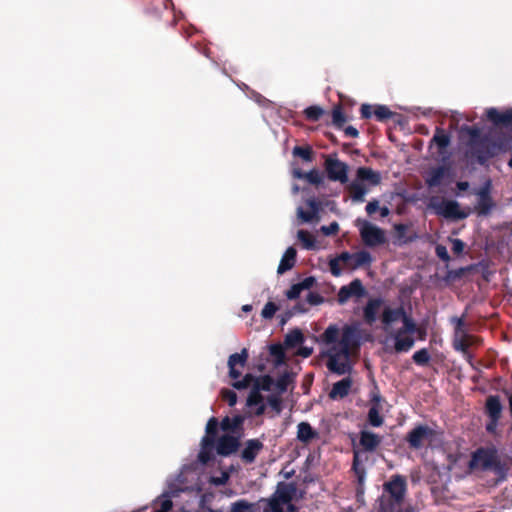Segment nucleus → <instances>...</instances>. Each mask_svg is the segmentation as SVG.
<instances>
[{
	"mask_svg": "<svg viewBox=\"0 0 512 512\" xmlns=\"http://www.w3.org/2000/svg\"><path fill=\"white\" fill-rule=\"evenodd\" d=\"M360 347V333L357 327L346 325L342 329L339 342L326 353L327 369L337 375L349 374L352 371L350 355Z\"/></svg>",
	"mask_w": 512,
	"mask_h": 512,
	"instance_id": "nucleus-1",
	"label": "nucleus"
},
{
	"mask_svg": "<svg viewBox=\"0 0 512 512\" xmlns=\"http://www.w3.org/2000/svg\"><path fill=\"white\" fill-rule=\"evenodd\" d=\"M249 358V353L246 348H243L240 353L231 354L228 358L229 377L233 379V388L242 390L254 386L260 391H270L274 385V379L270 375H263L256 377L247 373L241 380L242 369L246 366Z\"/></svg>",
	"mask_w": 512,
	"mask_h": 512,
	"instance_id": "nucleus-2",
	"label": "nucleus"
},
{
	"mask_svg": "<svg viewBox=\"0 0 512 512\" xmlns=\"http://www.w3.org/2000/svg\"><path fill=\"white\" fill-rule=\"evenodd\" d=\"M466 132L470 136L469 151L471 157L475 158L477 163L485 165L489 159L506 151L503 142H496L487 136H482L481 131L477 127H466Z\"/></svg>",
	"mask_w": 512,
	"mask_h": 512,
	"instance_id": "nucleus-3",
	"label": "nucleus"
},
{
	"mask_svg": "<svg viewBox=\"0 0 512 512\" xmlns=\"http://www.w3.org/2000/svg\"><path fill=\"white\" fill-rule=\"evenodd\" d=\"M407 493V481L403 475H392L383 484V495L380 498V512H401V505Z\"/></svg>",
	"mask_w": 512,
	"mask_h": 512,
	"instance_id": "nucleus-4",
	"label": "nucleus"
},
{
	"mask_svg": "<svg viewBox=\"0 0 512 512\" xmlns=\"http://www.w3.org/2000/svg\"><path fill=\"white\" fill-rule=\"evenodd\" d=\"M364 182L371 186H377L381 183V175L370 167H359L356 171V179L347 186V191L353 202H364L365 195L369 191Z\"/></svg>",
	"mask_w": 512,
	"mask_h": 512,
	"instance_id": "nucleus-5",
	"label": "nucleus"
},
{
	"mask_svg": "<svg viewBox=\"0 0 512 512\" xmlns=\"http://www.w3.org/2000/svg\"><path fill=\"white\" fill-rule=\"evenodd\" d=\"M429 207L436 215L450 220H462L468 217V214L460 209V204L455 200L439 199L432 197Z\"/></svg>",
	"mask_w": 512,
	"mask_h": 512,
	"instance_id": "nucleus-6",
	"label": "nucleus"
},
{
	"mask_svg": "<svg viewBox=\"0 0 512 512\" xmlns=\"http://www.w3.org/2000/svg\"><path fill=\"white\" fill-rule=\"evenodd\" d=\"M436 439V431L428 425L419 424L410 430L405 440L412 450H420L426 445H430Z\"/></svg>",
	"mask_w": 512,
	"mask_h": 512,
	"instance_id": "nucleus-7",
	"label": "nucleus"
},
{
	"mask_svg": "<svg viewBox=\"0 0 512 512\" xmlns=\"http://www.w3.org/2000/svg\"><path fill=\"white\" fill-rule=\"evenodd\" d=\"M360 236L365 245L369 247L384 244L386 241L384 231L367 220H357Z\"/></svg>",
	"mask_w": 512,
	"mask_h": 512,
	"instance_id": "nucleus-8",
	"label": "nucleus"
},
{
	"mask_svg": "<svg viewBox=\"0 0 512 512\" xmlns=\"http://www.w3.org/2000/svg\"><path fill=\"white\" fill-rule=\"evenodd\" d=\"M498 457L499 454L495 447H480L473 452L469 467L471 469L479 468L482 471H488Z\"/></svg>",
	"mask_w": 512,
	"mask_h": 512,
	"instance_id": "nucleus-9",
	"label": "nucleus"
},
{
	"mask_svg": "<svg viewBox=\"0 0 512 512\" xmlns=\"http://www.w3.org/2000/svg\"><path fill=\"white\" fill-rule=\"evenodd\" d=\"M475 194L478 197L477 204L475 205L476 213L479 216L489 215L495 207V203L491 197V181H486V183L477 190Z\"/></svg>",
	"mask_w": 512,
	"mask_h": 512,
	"instance_id": "nucleus-10",
	"label": "nucleus"
},
{
	"mask_svg": "<svg viewBox=\"0 0 512 512\" xmlns=\"http://www.w3.org/2000/svg\"><path fill=\"white\" fill-rule=\"evenodd\" d=\"M325 169L330 180L339 181L343 184L348 181V166L344 162L338 159L327 158Z\"/></svg>",
	"mask_w": 512,
	"mask_h": 512,
	"instance_id": "nucleus-11",
	"label": "nucleus"
},
{
	"mask_svg": "<svg viewBox=\"0 0 512 512\" xmlns=\"http://www.w3.org/2000/svg\"><path fill=\"white\" fill-rule=\"evenodd\" d=\"M366 290L362 281L358 278L352 280L348 285H344L339 289L337 300L340 304H345L351 297H363Z\"/></svg>",
	"mask_w": 512,
	"mask_h": 512,
	"instance_id": "nucleus-12",
	"label": "nucleus"
},
{
	"mask_svg": "<svg viewBox=\"0 0 512 512\" xmlns=\"http://www.w3.org/2000/svg\"><path fill=\"white\" fill-rule=\"evenodd\" d=\"M372 105L362 104L360 107V115L362 119H369L372 115L380 121L384 122L391 119L394 113L385 105H375L374 110Z\"/></svg>",
	"mask_w": 512,
	"mask_h": 512,
	"instance_id": "nucleus-13",
	"label": "nucleus"
},
{
	"mask_svg": "<svg viewBox=\"0 0 512 512\" xmlns=\"http://www.w3.org/2000/svg\"><path fill=\"white\" fill-rule=\"evenodd\" d=\"M382 443V437L374 432L368 430H362L359 433V446L361 449H356L357 451H361V455L365 452H375L377 448Z\"/></svg>",
	"mask_w": 512,
	"mask_h": 512,
	"instance_id": "nucleus-14",
	"label": "nucleus"
},
{
	"mask_svg": "<svg viewBox=\"0 0 512 512\" xmlns=\"http://www.w3.org/2000/svg\"><path fill=\"white\" fill-rule=\"evenodd\" d=\"M479 338L471 334H463L461 337L453 338V348L461 352L469 363H472V355L469 352V347L479 343Z\"/></svg>",
	"mask_w": 512,
	"mask_h": 512,
	"instance_id": "nucleus-15",
	"label": "nucleus"
},
{
	"mask_svg": "<svg viewBox=\"0 0 512 512\" xmlns=\"http://www.w3.org/2000/svg\"><path fill=\"white\" fill-rule=\"evenodd\" d=\"M240 446L239 439L232 435H223L216 439L215 448L219 455L229 456L235 453Z\"/></svg>",
	"mask_w": 512,
	"mask_h": 512,
	"instance_id": "nucleus-16",
	"label": "nucleus"
},
{
	"mask_svg": "<svg viewBox=\"0 0 512 512\" xmlns=\"http://www.w3.org/2000/svg\"><path fill=\"white\" fill-rule=\"evenodd\" d=\"M450 168L445 165L431 168L425 177V183L428 188L440 186L445 178L450 177Z\"/></svg>",
	"mask_w": 512,
	"mask_h": 512,
	"instance_id": "nucleus-17",
	"label": "nucleus"
},
{
	"mask_svg": "<svg viewBox=\"0 0 512 512\" xmlns=\"http://www.w3.org/2000/svg\"><path fill=\"white\" fill-rule=\"evenodd\" d=\"M361 451H357L356 448L353 449V462H352V471L354 472L357 478V496L364 493V481L366 477V470L361 464Z\"/></svg>",
	"mask_w": 512,
	"mask_h": 512,
	"instance_id": "nucleus-18",
	"label": "nucleus"
},
{
	"mask_svg": "<svg viewBox=\"0 0 512 512\" xmlns=\"http://www.w3.org/2000/svg\"><path fill=\"white\" fill-rule=\"evenodd\" d=\"M486 116L495 126H502L512 130V108L499 112L496 108H489L486 111Z\"/></svg>",
	"mask_w": 512,
	"mask_h": 512,
	"instance_id": "nucleus-19",
	"label": "nucleus"
},
{
	"mask_svg": "<svg viewBox=\"0 0 512 512\" xmlns=\"http://www.w3.org/2000/svg\"><path fill=\"white\" fill-rule=\"evenodd\" d=\"M264 445L259 439H249L241 452V460L245 464H252L258 454L262 451Z\"/></svg>",
	"mask_w": 512,
	"mask_h": 512,
	"instance_id": "nucleus-20",
	"label": "nucleus"
},
{
	"mask_svg": "<svg viewBox=\"0 0 512 512\" xmlns=\"http://www.w3.org/2000/svg\"><path fill=\"white\" fill-rule=\"evenodd\" d=\"M353 385L351 377H346L333 384L328 396L332 400L343 399L350 393Z\"/></svg>",
	"mask_w": 512,
	"mask_h": 512,
	"instance_id": "nucleus-21",
	"label": "nucleus"
},
{
	"mask_svg": "<svg viewBox=\"0 0 512 512\" xmlns=\"http://www.w3.org/2000/svg\"><path fill=\"white\" fill-rule=\"evenodd\" d=\"M297 492V485L294 482L286 483L279 482L277 484V489L274 494V498L278 499V501L282 503H289L294 498Z\"/></svg>",
	"mask_w": 512,
	"mask_h": 512,
	"instance_id": "nucleus-22",
	"label": "nucleus"
},
{
	"mask_svg": "<svg viewBox=\"0 0 512 512\" xmlns=\"http://www.w3.org/2000/svg\"><path fill=\"white\" fill-rule=\"evenodd\" d=\"M384 301L382 298H371L363 308V319L366 324L373 325L377 320V313Z\"/></svg>",
	"mask_w": 512,
	"mask_h": 512,
	"instance_id": "nucleus-23",
	"label": "nucleus"
},
{
	"mask_svg": "<svg viewBox=\"0 0 512 512\" xmlns=\"http://www.w3.org/2000/svg\"><path fill=\"white\" fill-rule=\"evenodd\" d=\"M391 337L394 339V350L396 353L408 352L415 343L411 334H400V331H394Z\"/></svg>",
	"mask_w": 512,
	"mask_h": 512,
	"instance_id": "nucleus-24",
	"label": "nucleus"
},
{
	"mask_svg": "<svg viewBox=\"0 0 512 512\" xmlns=\"http://www.w3.org/2000/svg\"><path fill=\"white\" fill-rule=\"evenodd\" d=\"M503 406L498 395H490L486 398L485 414L488 418L500 419L502 416Z\"/></svg>",
	"mask_w": 512,
	"mask_h": 512,
	"instance_id": "nucleus-25",
	"label": "nucleus"
},
{
	"mask_svg": "<svg viewBox=\"0 0 512 512\" xmlns=\"http://www.w3.org/2000/svg\"><path fill=\"white\" fill-rule=\"evenodd\" d=\"M405 311L406 310L403 306H399L397 308L385 307L381 315V321L385 326V330L387 327L391 326L392 323L399 320L401 321Z\"/></svg>",
	"mask_w": 512,
	"mask_h": 512,
	"instance_id": "nucleus-26",
	"label": "nucleus"
},
{
	"mask_svg": "<svg viewBox=\"0 0 512 512\" xmlns=\"http://www.w3.org/2000/svg\"><path fill=\"white\" fill-rule=\"evenodd\" d=\"M306 204L310 207L309 211H305L302 208H298L297 214L303 222H311L318 217V213L321 208V204L315 198H310L306 201Z\"/></svg>",
	"mask_w": 512,
	"mask_h": 512,
	"instance_id": "nucleus-27",
	"label": "nucleus"
},
{
	"mask_svg": "<svg viewBox=\"0 0 512 512\" xmlns=\"http://www.w3.org/2000/svg\"><path fill=\"white\" fill-rule=\"evenodd\" d=\"M297 251L294 247H289L281 258L277 268L278 274H283L292 269L296 262Z\"/></svg>",
	"mask_w": 512,
	"mask_h": 512,
	"instance_id": "nucleus-28",
	"label": "nucleus"
},
{
	"mask_svg": "<svg viewBox=\"0 0 512 512\" xmlns=\"http://www.w3.org/2000/svg\"><path fill=\"white\" fill-rule=\"evenodd\" d=\"M510 466L507 461H502L500 456L494 462V465L488 471H492L496 475L495 485L507 480Z\"/></svg>",
	"mask_w": 512,
	"mask_h": 512,
	"instance_id": "nucleus-29",
	"label": "nucleus"
},
{
	"mask_svg": "<svg viewBox=\"0 0 512 512\" xmlns=\"http://www.w3.org/2000/svg\"><path fill=\"white\" fill-rule=\"evenodd\" d=\"M247 405L249 407H256L255 414L262 415L265 412V405L263 403V396L261 391L252 386V389L247 398Z\"/></svg>",
	"mask_w": 512,
	"mask_h": 512,
	"instance_id": "nucleus-30",
	"label": "nucleus"
},
{
	"mask_svg": "<svg viewBox=\"0 0 512 512\" xmlns=\"http://www.w3.org/2000/svg\"><path fill=\"white\" fill-rule=\"evenodd\" d=\"M215 448V442L211 441L209 438H202L201 441V450L198 454V460L203 463L207 464L214 458V451Z\"/></svg>",
	"mask_w": 512,
	"mask_h": 512,
	"instance_id": "nucleus-31",
	"label": "nucleus"
},
{
	"mask_svg": "<svg viewBox=\"0 0 512 512\" xmlns=\"http://www.w3.org/2000/svg\"><path fill=\"white\" fill-rule=\"evenodd\" d=\"M297 428V438L303 443H309L318 436L317 432L308 422L299 423Z\"/></svg>",
	"mask_w": 512,
	"mask_h": 512,
	"instance_id": "nucleus-32",
	"label": "nucleus"
},
{
	"mask_svg": "<svg viewBox=\"0 0 512 512\" xmlns=\"http://www.w3.org/2000/svg\"><path fill=\"white\" fill-rule=\"evenodd\" d=\"M304 342V335L302 331L298 328H295L288 332L284 338V346L287 349L295 348L299 345H302Z\"/></svg>",
	"mask_w": 512,
	"mask_h": 512,
	"instance_id": "nucleus-33",
	"label": "nucleus"
},
{
	"mask_svg": "<svg viewBox=\"0 0 512 512\" xmlns=\"http://www.w3.org/2000/svg\"><path fill=\"white\" fill-rule=\"evenodd\" d=\"M450 141V135L446 133L444 129L437 127L435 130V134L431 139V143L436 144L439 148V151L442 152L449 146Z\"/></svg>",
	"mask_w": 512,
	"mask_h": 512,
	"instance_id": "nucleus-34",
	"label": "nucleus"
},
{
	"mask_svg": "<svg viewBox=\"0 0 512 512\" xmlns=\"http://www.w3.org/2000/svg\"><path fill=\"white\" fill-rule=\"evenodd\" d=\"M244 418L241 415H235L230 418L226 416L222 419L220 426L223 431H235L243 424Z\"/></svg>",
	"mask_w": 512,
	"mask_h": 512,
	"instance_id": "nucleus-35",
	"label": "nucleus"
},
{
	"mask_svg": "<svg viewBox=\"0 0 512 512\" xmlns=\"http://www.w3.org/2000/svg\"><path fill=\"white\" fill-rule=\"evenodd\" d=\"M403 326L399 328L397 331H400V334H414L416 331H419V328L413 318L407 314L405 311L404 316L401 319Z\"/></svg>",
	"mask_w": 512,
	"mask_h": 512,
	"instance_id": "nucleus-36",
	"label": "nucleus"
},
{
	"mask_svg": "<svg viewBox=\"0 0 512 512\" xmlns=\"http://www.w3.org/2000/svg\"><path fill=\"white\" fill-rule=\"evenodd\" d=\"M347 122V118L343 113V109L341 105H336L332 109V125L341 130L344 127V124Z\"/></svg>",
	"mask_w": 512,
	"mask_h": 512,
	"instance_id": "nucleus-37",
	"label": "nucleus"
},
{
	"mask_svg": "<svg viewBox=\"0 0 512 512\" xmlns=\"http://www.w3.org/2000/svg\"><path fill=\"white\" fill-rule=\"evenodd\" d=\"M295 175L298 178L306 179L310 184H314V185H319L323 181V177H322L321 173L316 169H313V170H311L309 172H305V173L301 172V171H296Z\"/></svg>",
	"mask_w": 512,
	"mask_h": 512,
	"instance_id": "nucleus-38",
	"label": "nucleus"
},
{
	"mask_svg": "<svg viewBox=\"0 0 512 512\" xmlns=\"http://www.w3.org/2000/svg\"><path fill=\"white\" fill-rule=\"evenodd\" d=\"M353 268L369 265L372 262L371 254L365 250L353 254Z\"/></svg>",
	"mask_w": 512,
	"mask_h": 512,
	"instance_id": "nucleus-39",
	"label": "nucleus"
},
{
	"mask_svg": "<svg viewBox=\"0 0 512 512\" xmlns=\"http://www.w3.org/2000/svg\"><path fill=\"white\" fill-rule=\"evenodd\" d=\"M281 344H272L269 346V353L275 358L276 365H281L285 362V351Z\"/></svg>",
	"mask_w": 512,
	"mask_h": 512,
	"instance_id": "nucleus-40",
	"label": "nucleus"
},
{
	"mask_svg": "<svg viewBox=\"0 0 512 512\" xmlns=\"http://www.w3.org/2000/svg\"><path fill=\"white\" fill-rule=\"evenodd\" d=\"M367 419L369 424L373 427H380L384 422L383 417L380 415L379 408L376 405L370 407Z\"/></svg>",
	"mask_w": 512,
	"mask_h": 512,
	"instance_id": "nucleus-41",
	"label": "nucleus"
},
{
	"mask_svg": "<svg viewBox=\"0 0 512 512\" xmlns=\"http://www.w3.org/2000/svg\"><path fill=\"white\" fill-rule=\"evenodd\" d=\"M219 422L217 418L211 417L206 424V435L203 438H209L216 443Z\"/></svg>",
	"mask_w": 512,
	"mask_h": 512,
	"instance_id": "nucleus-42",
	"label": "nucleus"
},
{
	"mask_svg": "<svg viewBox=\"0 0 512 512\" xmlns=\"http://www.w3.org/2000/svg\"><path fill=\"white\" fill-rule=\"evenodd\" d=\"M324 114V110L317 105L309 106L304 110V115L307 120L316 122Z\"/></svg>",
	"mask_w": 512,
	"mask_h": 512,
	"instance_id": "nucleus-43",
	"label": "nucleus"
},
{
	"mask_svg": "<svg viewBox=\"0 0 512 512\" xmlns=\"http://www.w3.org/2000/svg\"><path fill=\"white\" fill-rule=\"evenodd\" d=\"M297 236L305 249H313L315 247V238L308 231L299 230Z\"/></svg>",
	"mask_w": 512,
	"mask_h": 512,
	"instance_id": "nucleus-44",
	"label": "nucleus"
},
{
	"mask_svg": "<svg viewBox=\"0 0 512 512\" xmlns=\"http://www.w3.org/2000/svg\"><path fill=\"white\" fill-rule=\"evenodd\" d=\"M412 359L419 366H427L430 362V354L426 348H422L413 354Z\"/></svg>",
	"mask_w": 512,
	"mask_h": 512,
	"instance_id": "nucleus-45",
	"label": "nucleus"
},
{
	"mask_svg": "<svg viewBox=\"0 0 512 512\" xmlns=\"http://www.w3.org/2000/svg\"><path fill=\"white\" fill-rule=\"evenodd\" d=\"M338 336H339V329L334 325H330L322 334V340L327 344L335 345Z\"/></svg>",
	"mask_w": 512,
	"mask_h": 512,
	"instance_id": "nucleus-46",
	"label": "nucleus"
},
{
	"mask_svg": "<svg viewBox=\"0 0 512 512\" xmlns=\"http://www.w3.org/2000/svg\"><path fill=\"white\" fill-rule=\"evenodd\" d=\"M451 322L455 324L453 338L461 337L463 334H468L465 330V319L462 317H453Z\"/></svg>",
	"mask_w": 512,
	"mask_h": 512,
	"instance_id": "nucleus-47",
	"label": "nucleus"
},
{
	"mask_svg": "<svg viewBox=\"0 0 512 512\" xmlns=\"http://www.w3.org/2000/svg\"><path fill=\"white\" fill-rule=\"evenodd\" d=\"M293 154L295 156L301 157L304 161L310 162L312 161V149L309 146H295L293 148Z\"/></svg>",
	"mask_w": 512,
	"mask_h": 512,
	"instance_id": "nucleus-48",
	"label": "nucleus"
},
{
	"mask_svg": "<svg viewBox=\"0 0 512 512\" xmlns=\"http://www.w3.org/2000/svg\"><path fill=\"white\" fill-rule=\"evenodd\" d=\"M221 398L223 401L227 402L230 407H233L237 403V394L230 389L224 388L221 390Z\"/></svg>",
	"mask_w": 512,
	"mask_h": 512,
	"instance_id": "nucleus-49",
	"label": "nucleus"
},
{
	"mask_svg": "<svg viewBox=\"0 0 512 512\" xmlns=\"http://www.w3.org/2000/svg\"><path fill=\"white\" fill-rule=\"evenodd\" d=\"M277 310L278 306L274 302L269 301L265 304L264 308L262 309L261 316L264 319H272Z\"/></svg>",
	"mask_w": 512,
	"mask_h": 512,
	"instance_id": "nucleus-50",
	"label": "nucleus"
},
{
	"mask_svg": "<svg viewBox=\"0 0 512 512\" xmlns=\"http://www.w3.org/2000/svg\"><path fill=\"white\" fill-rule=\"evenodd\" d=\"M252 505L245 500H238L232 504L229 512H247Z\"/></svg>",
	"mask_w": 512,
	"mask_h": 512,
	"instance_id": "nucleus-51",
	"label": "nucleus"
},
{
	"mask_svg": "<svg viewBox=\"0 0 512 512\" xmlns=\"http://www.w3.org/2000/svg\"><path fill=\"white\" fill-rule=\"evenodd\" d=\"M268 405L276 412H280L282 410V399L277 395H269L267 397Z\"/></svg>",
	"mask_w": 512,
	"mask_h": 512,
	"instance_id": "nucleus-52",
	"label": "nucleus"
},
{
	"mask_svg": "<svg viewBox=\"0 0 512 512\" xmlns=\"http://www.w3.org/2000/svg\"><path fill=\"white\" fill-rule=\"evenodd\" d=\"M289 382H290L289 374L284 373L277 379L276 383L274 382V384L276 385V387L278 388V390L280 392H285L288 388Z\"/></svg>",
	"mask_w": 512,
	"mask_h": 512,
	"instance_id": "nucleus-53",
	"label": "nucleus"
},
{
	"mask_svg": "<svg viewBox=\"0 0 512 512\" xmlns=\"http://www.w3.org/2000/svg\"><path fill=\"white\" fill-rule=\"evenodd\" d=\"M302 288L300 286L299 283H296V284H293L291 286V288L289 290L286 291V297L289 299V300H294V299H297L301 292H302Z\"/></svg>",
	"mask_w": 512,
	"mask_h": 512,
	"instance_id": "nucleus-54",
	"label": "nucleus"
},
{
	"mask_svg": "<svg viewBox=\"0 0 512 512\" xmlns=\"http://www.w3.org/2000/svg\"><path fill=\"white\" fill-rule=\"evenodd\" d=\"M450 241L452 244V247H451L452 252L455 255L462 254L464 251V248H465V243L461 239H458V238H453Z\"/></svg>",
	"mask_w": 512,
	"mask_h": 512,
	"instance_id": "nucleus-55",
	"label": "nucleus"
},
{
	"mask_svg": "<svg viewBox=\"0 0 512 512\" xmlns=\"http://www.w3.org/2000/svg\"><path fill=\"white\" fill-rule=\"evenodd\" d=\"M321 231L326 236L336 235L339 231V224L334 221L327 226H322Z\"/></svg>",
	"mask_w": 512,
	"mask_h": 512,
	"instance_id": "nucleus-56",
	"label": "nucleus"
},
{
	"mask_svg": "<svg viewBox=\"0 0 512 512\" xmlns=\"http://www.w3.org/2000/svg\"><path fill=\"white\" fill-rule=\"evenodd\" d=\"M163 497L160 501V509L156 512H169L173 507L172 500L167 495H163Z\"/></svg>",
	"mask_w": 512,
	"mask_h": 512,
	"instance_id": "nucleus-57",
	"label": "nucleus"
},
{
	"mask_svg": "<svg viewBox=\"0 0 512 512\" xmlns=\"http://www.w3.org/2000/svg\"><path fill=\"white\" fill-rule=\"evenodd\" d=\"M329 268H330L331 274L335 277H339L342 273V270L339 265V259H337V258L330 260Z\"/></svg>",
	"mask_w": 512,
	"mask_h": 512,
	"instance_id": "nucleus-58",
	"label": "nucleus"
},
{
	"mask_svg": "<svg viewBox=\"0 0 512 512\" xmlns=\"http://www.w3.org/2000/svg\"><path fill=\"white\" fill-rule=\"evenodd\" d=\"M436 255L439 259L444 262H448L450 260V256L445 246L437 245L435 248Z\"/></svg>",
	"mask_w": 512,
	"mask_h": 512,
	"instance_id": "nucleus-59",
	"label": "nucleus"
},
{
	"mask_svg": "<svg viewBox=\"0 0 512 512\" xmlns=\"http://www.w3.org/2000/svg\"><path fill=\"white\" fill-rule=\"evenodd\" d=\"M306 300L310 305H318L324 301L323 297L316 292H309Z\"/></svg>",
	"mask_w": 512,
	"mask_h": 512,
	"instance_id": "nucleus-60",
	"label": "nucleus"
},
{
	"mask_svg": "<svg viewBox=\"0 0 512 512\" xmlns=\"http://www.w3.org/2000/svg\"><path fill=\"white\" fill-rule=\"evenodd\" d=\"M488 419L489 420H488V422L486 424V431L489 434H496L497 427H498L500 419H496V418H488Z\"/></svg>",
	"mask_w": 512,
	"mask_h": 512,
	"instance_id": "nucleus-61",
	"label": "nucleus"
},
{
	"mask_svg": "<svg viewBox=\"0 0 512 512\" xmlns=\"http://www.w3.org/2000/svg\"><path fill=\"white\" fill-rule=\"evenodd\" d=\"M365 209L368 215L374 214L379 209V201L376 199L369 201Z\"/></svg>",
	"mask_w": 512,
	"mask_h": 512,
	"instance_id": "nucleus-62",
	"label": "nucleus"
},
{
	"mask_svg": "<svg viewBox=\"0 0 512 512\" xmlns=\"http://www.w3.org/2000/svg\"><path fill=\"white\" fill-rule=\"evenodd\" d=\"M284 504L285 503L278 501V499L273 498L270 502L271 512H285L283 509Z\"/></svg>",
	"mask_w": 512,
	"mask_h": 512,
	"instance_id": "nucleus-63",
	"label": "nucleus"
},
{
	"mask_svg": "<svg viewBox=\"0 0 512 512\" xmlns=\"http://www.w3.org/2000/svg\"><path fill=\"white\" fill-rule=\"evenodd\" d=\"M313 353V348L312 347H307V346H300L299 349L297 350V355L298 356H301L303 358H308L312 355Z\"/></svg>",
	"mask_w": 512,
	"mask_h": 512,
	"instance_id": "nucleus-64",
	"label": "nucleus"
}]
</instances>
